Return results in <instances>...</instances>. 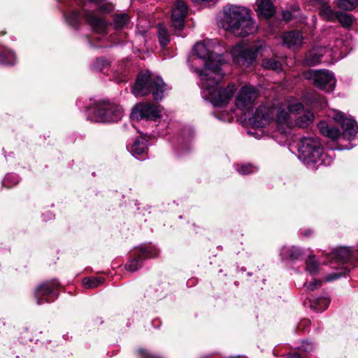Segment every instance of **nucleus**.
Segmentation results:
<instances>
[{
	"label": "nucleus",
	"mask_w": 358,
	"mask_h": 358,
	"mask_svg": "<svg viewBox=\"0 0 358 358\" xmlns=\"http://www.w3.org/2000/svg\"><path fill=\"white\" fill-rule=\"evenodd\" d=\"M287 358H301L298 353H294L290 355Z\"/></svg>",
	"instance_id": "37998d69"
},
{
	"label": "nucleus",
	"mask_w": 358,
	"mask_h": 358,
	"mask_svg": "<svg viewBox=\"0 0 358 358\" xmlns=\"http://www.w3.org/2000/svg\"><path fill=\"white\" fill-rule=\"evenodd\" d=\"M237 171L242 175H247L257 171V167L250 164H243L237 166Z\"/></svg>",
	"instance_id": "7c9ffc66"
},
{
	"label": "nucleus",
	"mask_w": 358,
	"mask_h": 358,
	"mask_svg": "<svg viewBox=\"0 0 358 358\" xmlns=\"http://www.w3.org/2000/svg\"><path fill=\"white\" fill-rule=\"evenodd\" d=\"M259 96L256 87L250 85L243 86L238 92L235 104L240 110H249Z\"/></svg>",
	"instance_id": "9d476101"
},
{
	"label": "nucleus",
	"mask_w": 358,
	"mask_h": 358,
	"mask_svg": "<svg viewBox=\"0 0 358 358\" xmlns=\"http://www.w3.org/2000/svg\"><path fill=\"white\" fill-rule=\"evenodd\" d=\"M321 281L318 280H313L309 282L305 283V286L306 287V288L311 291L318 289L321 286Z\"/></svg>",
	"instance_id": "72a5a7b5"
},
{
	"label": "nucleus",
	"mask_w": 358,
	"mask_h": 358,
	"mask_svg": "<svg viewBox=\"0 0 358 358\" xmlns=\"http://www.w3.org/2000/svg\"><path fill=\"white\" fill-rule=\"evenodd\" d=\"M166 90V85L162 78L157 76L152 78L149 72L140 73L132 88V92L136 96H143L152 93L155 100H161Z\"/></svg>",
	"instance_id": "0eeeda50"
},
{
	"label": "nucleus",
	"mask_w": 358,
	"mask_h": 358,
	"mask_svg": "<svg viewBox=\"0 0 358 358\" xmlns=\"http://www.w3.org/2000/svg\"><path fill=\"white\" fill-rule=\"evenodd\" d=\"M262 130H257V131H255L254 132H250V134L252 135H253L255 138H259L260 136H262Z\"/></svg>",
	"instance_id": "58836bf2"
},
{
	"label": "nucleus",
	"mask_w": 358,
	"mask_h": 358,
	"mask_svg": "<svg viewBox=\"0 0 358 358\" xmlns=\"http://www.w3.org/2000/svg\"><path fill=\"white\" fill-rule=\"evenodd\" d=\"M306 271L311 275H315L318 273L319 266L314 257H309L306 260Z\"/></svg>",
	"instance_id": "bb28decb"
},
{
	"label": "nucleus",
	"mask_w": 358,
	"mask_h": 358,
	"mask_svg": "<svg viewBox=\"0 0 358 358\" xmlns=\"http://www.w3.org/2000/svg\"><path fill=\"white\" fill-rule=\"evenodd\" d=\"M310 3H312L315 6H316L318 9H320V7H322L327 1V0H306Z\"/></svg>",
	"instance_id": "c9c22d12"
},
{
	"label": "nucleus",
	"mask_w": 358,
	"mask_h": 358,
	"mask_svg": "<svg viewBox=\"0 0 358 358\" xmlns=\"http://www.w3.org/2000/svg\"><path fill=\"white\" fill-rule=\"evenodd\" d=\"M104 281L101 277L86 278L83 279V284L85 288L93 289L101 285Z\"/></svg>",
	"instance_id": "5701e85b"
},
{
	"label": "nucleus",
	"mask_w": 358,
	"mask_h": 358,
	"mask_svg": "<svg viewBox=\"0 0 358 358\" xmlns=\"http://www.w3.org/2000/svg\"><path fill=\"white\" fill-rule=\"evenodd\" d=\"M262 66L267 69H272L276 71L282 70L281 63L274 58L265 59L262 61Z\"/></svg>",
	"instance_id": "a878e982"
},
{
	"label": "nucleus",
	"mask_w": 358,
	"mask_h": 358,
	"mask_svg": "<svg viewBox=\"0 0 358 358\" xmlns=\"http://www.w3.org/2000/svg\"><path fill=\"white\" fill-rule=\"evenodd\" d=\"M85 18L90 26L96 32H104L107 23L105 20L94 10H84Z\"/></svg>",
	"instance_id": "4468645a"
},
{
	"label": "nucleus",
	"mask_w": 358,
	"mask_h": 358,
	"mask_svg": "<svg viewBox=\"0 0 358 358\" xmlns=\"http://www.w3.org/2000/svg\"><path fill=\"white\" fill-rule=\"evenodd\" d=\"M129 22V17L127 13L116 15L114 18V25L116 29L126 27Z\"/></svg>",
	"instance_id": "393cba45"
},
{
	"label": "nucleus",
	"mask_w": 358,
	"mask_h": 358,
	"mask_svg": "<svg viewBox=\"0 0 358 358\" xmlns=\"http://www.w3.org/2000/svg\"><path fill=\"white\" fill-rule=\"evenodd\" d=\"M310 233V231H309V230H308V231H306L304 232V235H305V236H308V234H309Z\"/></svg>",
	"instance_id": "c03bdc74"
},
{
	"label": "nucleus",
	"mask_w": 358,
	"mask_h": 358,
	"mask_svg": "<svg viewBox=\"0 0 358 358\" xmlns=\"http://www.w3.org/2000/svg\"><path fill=\"white\" fill-rule=\"evenodd\" d=\"M53 294V288L50 283L43 284L39 286L36 290V297L37 299V303L42 304L44 302H50L49 299Z\"/></svg>",
	"instance_id": "a211bd4d"
},
{
	"label": "nucleus",
	"mask_w": 358,
	"mask_h": 358,
	"mask_svg": "<svg viewBox=\"0 0 358 358\" xmlns=\"http://www.w3.org/2000/svg\"><path fill=\"white\" fill-rule=\"evenodd\" d=\"M322 100L323 103H324V105H326V101L324 100V98H322Z\"/></svg>",
	"instance_id": "49530a36"
},
{
	"label": "nucleus",
	"mask_w": 358,
	"mask_h": 358,
	"mask_svg": "<svg viewBox=\"0 0 358 358\" xmlns=\"http://www.w3.org/2000/svg\"><path fill=\"white\" fill-rule=\"evenodd\" d=\"M329 51H331L332 52V54L334 53L336 54V50H334L332 48H331V50L330 49H328Z\"/></svg>",
	"instance_id": "a18cd8bd"
},
{
	"label": "nucleus",
	"mask_w": 358,
	"mask_h": 358,
	"mask_svg": "<svg viewBox=\"0 0 358 358\" xmlns=\"http://www.w3.org/2000/svg\"><path fill=\"white\" fill-rule=\"evenodd\" d=\"M131 117L136 120L142 119L156 120L161 117V107L151 103H138L133 108Z\"/></svg>",
	"instance_id": "f8f14e48"
},
{
	"label": "nucleus",
	"mask_w": 358,
	"mask_h": 358,
	"mask_svg": "<svg viewBox=\"0 0 358 358\" xmlns=\"http://www.w3.org/2000/svg\"><path fill=\"white\" fill-rule=\"evenodd\" d=\"M222 27L233 34L245 37L257 32L258 26L245 7L227 6L223 9Z\"/></svg>",
	"instance_id": "f03ea898"
},
{
	"label": "nucleus",
	"mask_w": 358,
	"mask_h": 358,
	"mask_svg": "<svg viewBox=\"0 0 358 358\" xmlns=\"http://www.w3.org/2000/svg\"><path fill=\"white\" fill-rule=\"evenodd\" d=\"M306 78L313 79L314 84L320 89L327 92L334 90L336 85V80L333 74L328 71H309L306 74Z\"/></svg>",
	"instance_id": "9b49d317"
},
{
	"label": "nucleus",
	"mask_w": 358,
	"mask_h": 358,
	"mask_svg": "<svg viewBox=\"0 0 358 358\" xmlns=\"http://www.w3.org/2000/svg\"><path fill=\"white\" fill-rule=\"evenodd\" d=\"M339 262H346L350 257V251L348 248L343 247L337 249L333 255Z\"/></svg>",
	"instance_id": "c85d7f7f"
},
{
	"label": "nucleus",
	"mask_w": 358,
	"mask_h": 358,
	"mask_svg": "<svg viewBox=\"0 0 358 358\" xmlns=\"http://www.w3.org/2000/svg\"><path fill=\"white\" fill-rule=\"evenodd\" d=\"M320 15L322 18L329 22H336L339 11H335L327 1L322 7H320Z\"/></svg>",
	"instance_id": "aec40b11"
},
{
	"label": "nucleus",
	"mask_w": 358,
	"mask_h": 358,
	"mask_svg": "<svg viewBox=\"0 0 358 358\" xmlns=\"http://www.w3.org/2000/svg\"><path fill=\"white\" fill-rule=\"evenodd\" d=\"M146 140L142 137L136 138L130 148L131 154L136 157H137V156L143 155L146 152Z\"/></svg>",
	"instance_id": "412c9836"
},
{
	"label": "nucleus",
	"mask_w": 358,
	"mask_h": 358,
	"mask_svg": "<svg viewBox=\"0 0 358 358\" xmlns=\"http://www.w3.org/2000/svg\"><path fill=\"white\" fill-rule=\"evenodd\" d=\"M264 48L265 45L263 44L250 46L248 43H241L233 46L231 55L236 64L248 67L254 64L257 53Z\"/></svg>",
	"instance_id": "6e6552de"
},
{
	"label": "nucleus",
	"mask_w": 358,
	"mask_h": 358,
	"mask_svg": "<svg viewBox=\"0 0 358 358\" xmlns=\"http://www.w3.org/2000/svg\"><path fill=\"white\" fill-rule=\"evenodd\" d=\"M224 73L222 69L216 67L214 69H206L201 73L199 85L210 102L215 106L227 105L236 90L234 84H230L227 88L217 87L218 83L224 78Z\"/></svg>",
	"instance_id": "7ed1b4c3"
},
{
	"label": "nucleus",
	"mask_w": 358,
	"mask_h": 358,
	"mask_svg": "<svg viewBox=\"0 0 358 358\" xmlns=\"http://www.w3.org/2000/svg\"><path fill=\"white\" fill-rule=\"evenodd\" d=\"M283 18L285 20H289L292 19V15L288 11H286L283 13Z\"/></svg>",
	"instance_id": "a19ab883"
},
{
	"label": "nucleus",
	"mask_w": 358,
	"mask_h": 358,
	"mask_svg": "<svg viewBox=\"0 0 358 358\" xmlns=\"http://www.w3.org/2000/svg\"><path fill=\"white\" fill-rule=\"evenodd\" d=\"M298 151L300 160L310 169H317L322 164L329 165L331 162L317 137L302 138L298 143Z\"/></svg>",
	"instance_id": "423d86ee"
},
{
	"label": "nucleus",
	"mask_w": 358,
	"mask_h": 358,
	"mask_svg": "<svg viewBox=\"0 0 358 358\" xmlns=\"http://www.w3.org/2000/svg\"><path fill=\"white\" fill-rule=\"evenodd\" d=\"M257 11L260 15L270 17L275 13L274 7L270 0H257Z\"/></svg>",
	"instance_id": "6ab92c4d"
},
{
	"label": "nucleus",
	"mask_w": 358,
	"mask_h": 358,
	"mask_svg": "<svg viewBox=\"0 0 358 358\" xmlns=\"http://www.w3.org/2000/svg\"><path fill=\"white\" fill-rule=\"evenodd\" d=\"M108 66L109 62L104 59H97L94 64V69L101 72H104Z\"/></svg>",
	"instance_id": "2f4dec72"
},
{
	"label": "nucleus",
	"mask_w": 358,
	"mask_h": 358,
	"mask_svg": "<svg viewBox=\"0 0 358 358\" xmlns=\"http://www.w3.org/2000/svg\"><path fill=\"white\" fill-rule=\"evenodd\" d=\"M302 40L301 33L298 31H288L282 36V41L289 48H295L300 46Z\"/></svg>",
	"instance_id": "2eb2a0df"
},
{
	"label": "nucleus",
	"mask_w": 358,
	"mask_h": 358,
	"mask_svg": "<svg viewBox=\"0 0 358 358\" xmlns=\"http://www.w3.org/2000/svg\"><path fill=\"white\" fill-rule=\"evenodd\" d=\"M158 36L159 43L162 46H165L169 43V36L166 27L162 24L158 26Z\"/></svg>",
	"instance_id": "c756f323"
},
{
	"label": "nucleus",
	"mask_w": 358,
	"mask_h": 358,
	"mask_svg": "<svg viewBox=\"0 0 358 358\" xmlns=\"http://www.w3.org/2000/svg\"><path fill=\"white\" fill-rule=\"evenodd\" d=\"M319 301H320V302H321V303H325V306H324V308H317V309L318 310H324V309L327 308V304L329 303V301H328L327 299H319Z\"/></svg>",
	"instance_id": "79ce46f5"
},
{
	"label": "nucleus",
	"mask_w": 358,
	"mask_h": 358,
	"mask_svg": "<svg viewBox=\"0 0 358 358\" xmlns=\"http://www.w3.org/2000/svg\"><path fill=\"white\" fill-rule=\"evenodd\" d=\"M329 116L341 124L343 132L341 134L338 129L330 127L327 122L322 121L318 124L317 127L323 136L332 140L342 138L350 142L355 141V144L358 142V125L354 120L346 118L337 110H332Z\"/></svg>",
	"instance_id": "39448f33"
},
{
	"label": "nucleus",
	"mask_w": 358,
	"mask_h": 358,
	"mask_svg": "<svg viewBox=\"0 0 358 358\" xmlns=\"http://www.w3.org/2000/svg\"><path fill=\"white\" fill-rule=\"evenodd\" d=\"M65 17L71 25L75 27L80 17V13L77 11H72L69 15H65Z\"/></svg>",
	"instance_id": "473e14b6"
},
{
	"label": "nucleus",
	"mask_w": 358,
	"mask_h": 358,
	"mask_svg": "<svg viewBox=\"0 0 358 358\" xmlns=\"http://www.w3.org/2000/svg\"><path fill=\"white\" fill-rule=\"evenodd\" d=\"M301 252L300 250L298 248H292L291 249V252L289 255V257L296 259L298 258V257L300 255Z\"/></svg>",
	"instance_id": "e433bc0d"
},
{
	"label": "nucleus",
	"mask_w": 358,
	"mask_h": 358,
	"mask_svg": "<svg viewBox=\"0 0 358 358\" xmlns=\"http://www.w3.org/2000/svg\"><path fill=\"white\" fill-rule=\"evenodd\" d=\"M301 348L306 352L310 351L313 349V344L307 341H303L302 343Z\"/></svg>",
	"instance_id": "4c0bfd02"
},
{
	"label": "nucleus",
	"mask_w": 358,
	"mask_h": 358,
	"mask_svg": "<svg viewBox=\"0 0 358 358\" xmlns=\"http://www.w3.org/2000/svg\"><path fill=\"white\" fill-rule=\"evenodd\" d=\"M187 10V7L184 1H180L175 4L171 13V24L176 31L182 29Z\"/></svg>",
	"instance_id": "ddd939ff"
},
{
	"label": "nucleus",
	"mask_w": 358,
	"mask_h": 358,
	"mask_svg": "<svg viewBox=\"0 0 358 358\" xmlns=\"http://www.w3.org/2000/svg\"><path fill=\"white\" fill-rule=\"evenodd\" d=\"M336 20L340 22L343 28L349 29L355 21V19L352 15L339 11Z\"/></svg>",
	"instance_id": "4be33fe9"
},
{
	"label": "nucleus",
	"mask_w": 358,
	"mask_h": 358,
	"mask_svg": "<svg viewBox=\"0 0 358 358\" xmlns=\"http://www.w3.org/2000/svg\"><path fill=\"white\" fill-rule=\"evenodd\" d=\"M113 6L111 4H104L99 7V10L101 13H108L113 10Z\"/></svg>",
	"instance_id": "f704fd0d"
},
{
	"label": "nucleus",
	"mask_w": 358,
	"mask_h": 358,
	"mask_svg": "<svg viewBox=\"0 0 358 358\" xmlns=\"http://www.w3.org/2000/svg\"><path fill=\"white\" fill-rule=\"evenodd\" d=\"M339 277H340V275L338 273H336V274H334V275L327 277L326 280L327 281H331V280L338 278Z\"/></svg>",
	"instance_id": "ea45409f"
},
{
	"label": "nucleus",
	"mask_w": 358,
	"mask_h": 358,
	"mask_svg": "<svg viewBox=\"0 0 358 358\" xmlns=\"http://www.w3.org/2000/svg\"><path fill=\"white\" fill-rule=\"evenodd\" d=\"M220 48V45H216V42L214 41L197 43L194 45L193 49L194 54L190 57L189 62L199 78L201 73H204L207 69H214L216 67L222 69L221 66L224 64V60L217 52Z\"/></svg>",
	"instance_id": "20e7f679"
},
{
	"label": "nucleus",
	"mask_w": 358,
	"mask_h": 358,
	"mask_svg": "<svg viewBox=\"0 0 358 358\" xmlns=\"http://www.w3.org/2000/svg\"><path fill=\"white\" fill-rule=\"evenodd\" d=\"M153 257L154 255H152L150 251L147 249H143L140 251L136 258L130 260L125 264V268L129 271H136L141 267V260L143 258H150Z\"/></svg>",
	"instance_id": "f3484780"
},
{
	"label": "nucleus",
	"mask_w": 358,
	"mask_h": 358,
	"mask_svg": "<svg viewBox=\"0 0 358 358\" xmlns=\"http://www.w3.org/2000/svg\"><path fill=\"white\" fill-rule=\"evenodd\" d=\"M15 62V56L11 51L0 52V63L8 65H13Z\"/></svg>",
	"instance_id": "cd10ccee"
},
{
	"label": "nucleus",
	"mask_w": 358,
	"mask_h": 358,
	"mask_svg": "<svg viewBox=\"0 0 358 358\" xmlns=\"http://www.w3.org/2000/svg\"><path fill=\"white\" fill-rule=\"evenodd\" d=\"M338 8L345 10H352L358 4V0H335Z\"/></svg>",
	"instance_id": "b1692460"
},
{
	"label": "nucleus",
	"mask_w": 358,
	"mask_h": 358,
	"mask_svg": "<svg viewBox=\"0 0 358 358\" xmlns=\"http://www.w3.org/2000/svg\"><path fill=\"white\" fill-rule=\"evenodd\" d=\"M314 117L311 110H303L301 103L290 98L271 106H259L250 121L254 127L259 128L266 126L271 120H275L277 131L287 136L295 127L306 128L309 126Z\"/></svg>",
	"instance_id": "f257e3e1"
},
{
	"label": "nucleus",
	"mask_w": 358,
	"mask_h": 358,
	"mask_svg": "<svg viewBox=\"0 0 358 358\" xmlns=\"http://www.w3.org/2000/svg\"><path fill=\"white\" fill-rule=\"evenodd\" d=\"M123 116V109L120 106L103 101L96 104L91 120L94 122H112L119 121Z\"/></svg>",
	"instance_id": "1a4fd4ad"
},
{
	"label": "nucleus",
	"mask_w": 358,
	"mask_h": 358,
	"mask_svg": "<svg viewBox=\"0 0 358 358\" xmlns=\"http://www.w3.org/2000/svg\"><path fill=\"white\" fill-rule=\"evenodd\" d=\"M327 51V48H314L306 55L303 62L307 66H314L321 62V57Z\"/></svg>",
	"instance_id": "dca6fc26"
}]
</instances>
